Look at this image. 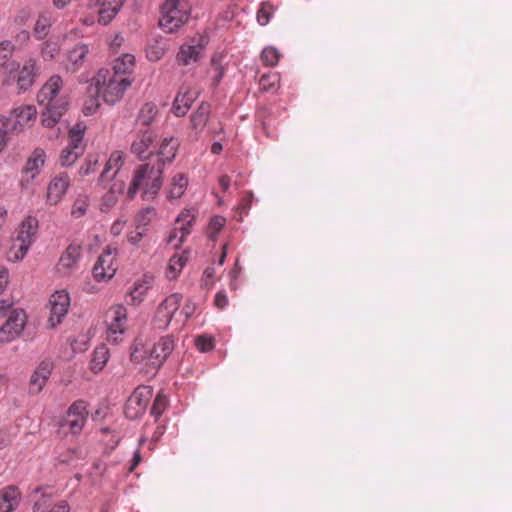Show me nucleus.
Returning a JSON list of instances; mask_svg holds the SVG:
<instances>
[{"instance_id": "obj_44", "label": "nucleus", "mask_w": 512, "mask_h": 512, "mask_svg": "<svg viewBox=\"0 0 512 512\" xmlns=\"http://www.w3.org/2000/svg\"><path fill=\"white\" fill-rule=\"evenodd\" d=\"M89 206H90V201H89L88 196L80 195L79 197L76 198V200L73 203V206L71 209V215L77 219L81 218L86 214Z\"/></svg>"}, {"instance_id": "obj_36", "label": "nucleus", "mask_w": 512, "mask_h": 512, "mask_svg": "<svg viewBox=\"0 0 512 512\" xmlns=\"http://www.w3.org/2000/svg\"><path fill=\"white\" fill-rule=\"evenodd\" d=\"M86 130V126L82 123L75 124L69 131V144L68 147L77 150L80 149V153L83 154L85 146L83 144V137Z\"/></svg>"}, {"instance_id": "obj_53", "label": "nucleus", "mask_w": 512, "mask_h": 512, "mask_svg": "<svg viewBox=\"0 0 512 512\" xmlns=\"http://www.w3.org/2000/svg\"><path fill=\"white\" fill-rule=\"evenodd\" d=\"M98 164L97 156H88L85 160V163L80 167L79 173L82 176H87L90 173L95 172L96 166Z\"/></svg>"}, {"instance_id": "obj_26", "label": "nucleus", "mask_w": 512, "mask_h": 512, "mask_svg": "<svg viewBox=\"0 0 512 512\" xmlns=\"http://www.w3.org/2000/svg\"><path fill=\"white\" fill-rule=\"evenodd\" d=\"M204 45L200 42L196 44H183L176 56L179 65L188 66L196 63L202 55Z\"/></svg>"}, {"instance_id": "obj_46", "label": "nucleus", "mask_w": 512, "mask_h": 512, "mask_svg": "<svg viewBox=\"0 0 512 512\" xmlns=\"http://www.w3.org/2000/svg\"><path fill=\"white\" fill-rule=\"evenodd\" d=\"M100 97L101 94H90L89 87L87 88V97L83 104V113L85 115H93L97 111L100 106Z\"/></svg>"}, {"instance_id": "obj_39", "label": "nucleus", "mask_w": 512, "mask_h": 512, "mask_svg": "<svg viewBox=\"0 0 512 512\" xmlns=\"http://www.w3.org/2000/svg\"><path fill=\"white\" fill-rule=\"evenodd\" d=\"M109 359V351L105 346L97 347L93 352L91 360V369L94 372H100L105 367Z\"/></svg>"}, {"instance_id": "obj_47", "label": "nucleus", "mask_w": 512, "mask_h": 512, "mask_svg": "<svg viewBox=\"0 0 512 512\" xmlns=\"http://www.w3.org/2000/svg\"><path fill=\"white\" fill-rule=\"evenodd\" d=\"M226 224V219L223 216L216 215L211 218L209 225H208V237L211 240H215L219 234V232L222 230V228Z\"/></svg>"}, {"instance_id": "obj_1", "label": "nucleus", "mask_w": 512, "mask_h": 512, "mask_svg": "<svg viewBox=\"0 0 512 512\" xmlns=\"http://www.w3.org/2000/svg\"><path fill=\"white\" fill-rule=\"evenodd\" d=\"M63 79L59 75L51 76L41 87L37 94L39 105L44 106L41 124L47 128H54L68 109V100L61 93Z\"/></svg>"}, {"instance_id": "obj_51", "label": "nucleus", "mask_w": 512, "mask_h": 512, "mask_svg": "<svg viewBox=\"0 0 512 512\" xmlns=\"http://www.w3.org/2000/svg\"><path fill=\"white\" fill-rule=\"evenodd\" d=\"M195 346L200 352H209L214 349V338L206 335H200L195 339Z\"/></svg>"}, {"instance_id": "obj_19", "label": "nucleus", "mask_w": 512, "mask_h": 512, "mask_svg": "<svg viewBox=\"0 0 512 512\" xmlns=\"http://www.w3.org/2000/svg\"><path fill=\"white\" fill-rule=\"evenodd\" d=\"M175 348V339L172 335H166L161 337L156 342L149 355L151 364L154 366H161L163 362L168 358Z\"/></svg>"}, {"instance_id": "obj_6", "label": "nucleus", "mask_w": 512, "mask_h": 512, "mask_svg": "<svg viewBox=\"0 0 512 512\" xmlns=\"http://www.w3.org/2000/svg\"><path fill=\"white\" fill-rule=\"evenodd\" d=\"M127 309L122 304H116L109 308L106 313L107 340L110 343L118 344L123 341L127 329Z\"/></svg>"}, {"instance_id": "obj_37", "label": "nucleus", "mask_w": 512, "mask_h": 512, "mask_svg": "<svg viewBox=\"0 0 512 512\" xmlns=\"http://www.w3.org/2000/svg\"><path fill=\"white\" fill-rule=\"evenodd\" d=\"M188 185V179L187 177L182 174L178 173L175 176H173L170 187L168 190V198L169 199H178L180 198Z\"/></svg>"}, {"instance_id": "obj_32", "label": "nucleus", "mask_w": 512, "mask_h": 512, "mask_svg": "<svg viewBox=\"0 0 512 512\" xmlns=\"http://www.w3.org/2000/svg\"><path fill=\"white\" fill-rule=\"evenodd\" d=\"M20 493L9 486L0 491V512H12L19 504Z\"/></svg>"}, {"instance_id": "obj_29", "label": "nucleus", "mask_w": 512, "mask_h": 512, "mask_svg": "<svg viewBox=\"0 0 512 512\" xmlns=\"http://www.w3.org/2000/svg\"><path fill=\"white\" fill-rule=\"evenodd\" d=\"M135 65V58L131 54H124L114 61L110 74L120 76L121 78H130Z\"/></svg>"}, {"instance_id": "obj_56", "label": "nucleus", "mask_w": 512, "mask_h": 512, "mask_svg": "<svg viewBox=\"0 0 512 512\" xmlns=\"http://www.w3.org/2000/svg\"><path fill=\"white\" fill-rule=\"evenodd\" d=\"M147 229L146 228H138L135 227V230L129 232L127 234V240L132 245H137L143 237L146 235Z\"/></svg>"}, {"instance_id": "obj_41", "label": "nucleus", "mask_w": 512, "mask_h": 512, "mask_svg": "<svg viewBox=\"0 0 512 512\" xmlns=\"http://www.w3.org/2000/svg\"><path fill=\"white\" fill-rule=\"evenodd\" d=\"M157 216V212L154 207H145L139 210L135 216V225L138 228H146Z\"/></svg>"}, {"instance_id": "obj_60", "label": "nucleus", "mask_w": 512, "mask_h": 512, "mask_svg": "<svg viewBox=\"0 0 512 512\" xmlns=\"http://www.w3.org/2000/svg\"><path fill=\"white\" fill-rule=\"evenodd\" d=\"M13 302L10 299H0V319L8 316L9 311L13 310Z\"/></svg>"}, {"instance_id": "obj_17", "label": "nucleus", "mask_w": 512, "mask_h": 512, "mask_svg": "<svg viewBox=\"0 0 512 512\" xmlns=\"http://www.w3.org/2000/svg\"><path fill=\"white\" fill-rule=\"evenodd\" d=\"M70 186V177L66 173H60L53 177L47 187L46 203L57 205L67 192Z\"/></svg>"}, {"instance_id": "obj_20", "label": "nucleus", "mask_w": 512, "mask_h": 512, "mask_svg": "<svg viewBox=\"0 0 512 512\" xmlns=\"http://www.w3.org/2000/svg\"><path fill=\"white\" fill-rule=\"evenodd\" d=\"M46 160L45 151L41 148H36L28 157L23 169L22 174L26 176V180L22 179L21 185L24 186L25 182L29 183L30 180L35 179L41 172Z\"/></svg>"}, {"instance_id": "obj_54", "label": "nucleus", "mask_w": 512, "mask_h": 512, "mask_svg": "<svg viewBox=\"0 0 512 512\" xmlns=\"http://www.w3.org/2000/svg\"><path fill=\"white\" fill-rule=\"evenodd\" d=\"M215 269L211 266L207 267L202 275L201 286L210 289L215 283Z\"/></svg>"}, {"instance_id": "obj_8", "label": "nucleus", "mask_w": 512, "mask_h": 512, "mask_svg": "<svg viewBox=\"0 0 512 512\" xmlns=\"http://www.w3.org/2000/svg\"><path fill=\"white\" fill-rule=\"evenodd\" d=\"M88 417L87 405L84 401H75L68 409L66 416L60 422V429L65 434L78 435L81 433Z\"/></svg>"}, {"instance_id": "obj_14", "label": "nucleus", "mask_w": 512, "mask_h": 512, "mask_svg": "<svg viewBox=\"0 0 512 512\" xmlns=\"http://www.w3.org/2000/svg\"><path fill=\"white\" fill-rule=\"evenodd\" d=\"M116 271V249L107 247L93 267V276L97 281H108L113 278Z\"/></svg>"}, {"instance_id": "obj_43", "label": "nucleus", "mask_w": 512, "mask_h": 512, "mask_svg": "<svg viewBox=\"0 0 512 512\" xmlns=\"http://www.w3.org/2000/svg\"><path fill=\"white\" fill-rule=\"evenodd\" d=\"M280 76L275 72H270L261 76L259 86L262 91H273L279 87Z\"/></svg>"}, {"instance_id": "obj_4", "label": "nucleus", "mask_w": 512, "mask_h": 512, "mask_svg": "<svg viewBox=\"0 0 512 512\" xmlns=\"http://www.w3.org/2000/svg\"><path fill=\"white\" fill-rule=\"evenodd\" d=\"M15 66L16 69L3 76L2 85L10 86L16 83L19 91H26L33 86L39 74L40 67L37 60L33 57H29L24 60L22 65L16 61Z\"/></svg>"}, {"instance_id": "obj_31", "label": "nucleus", "mask_w": 512, "mask_h": 512, "mask_svg": "<svg viewBox=\"0 0 512 512\" xmlns=\"http://www.w3.org/2000/svg\"><path fill=\"white\" fill-rule=\"evenodd\" d=\"M14 50L15 46L10 40L0 42V68L3 69L2 77L6 73H11V71L16 69V61L11 59Z\"/></svg>"}, {"instance_id": "obj_62", "label": "nucleus", "mask_w": 512, "mask_h": 512, "mask_svg": "<svg viewBox=\"0 0 512 512\" xmlns=\"http://www.w3.org/2000/svg\"><path fill=\"white\" fill-rule=\"evenodd\" d=\"M126 220H123V219H117L116 221H114V223L111 225V228H110V232L114 235V236H118L122 233L125 225H126Z\"/></svg>"}, {"instance_id": "obj_63", "label": "nucleus", "mask_w": 512, "mask_h": 512, "mask_svg": "<svg viewBox=\"0 0 512 512\" xmlns=\"http://www.w3.org/2000/svg\"><path fill=\"white\" fill-rule=\"evenodd\" d=\"M9 273L4 267H0V293L4 291L8 284Z\"/></svg>"}, {"instance_id": "obj_21", "label": "nucleus", "mask_w": 512, "mask_h": 512, "mask_svg": "<svg viewBox=\"0 0 512 512\" xmlns=\"http://www.w3.org/2000/svg\"><path fill=\"white\" fill-rule=\"evenodd\" d=\"M53 494L44 491L35 501L33 512H70V506L67 501L60 500L53 502Z\"/></svg>"}, {"instance_id": "obj_49", "label": "nucleus", "mask_w": 512, "mask_h": 512, "mask_svg": "<svg viewBox=\"0 0 512 512\" xmlns=\"http://www.w3.org/2000/svg\"><path fill=\"white\" fill-rule=\"evenodd\" d=\"M82 155L80 149L74 150L70 147H66L60 154V163L62 166H70L76 162V160Z\"/></svg>"}, {"instance_id": "obj_18", "label": "nucleus", "mask_w": 512, "mask_h": 512, "mask_svg": "<svg viewBox=\"0 0 512 512\" xmlns=\"http://www.w3.org/2000/svg\"><path fill=\"white\" fill-rule=\"evenodd\" d=\"M153 281V276L149 274H144L141 278L137 279L126 293L128 304L133 306L140 305L145 300L148 291L152 288Z\"/></svg>"}, {"instance_id": "obj_58", "label": "nucleus", "mask_w": 512, "mask_h": 512, "mask_svg": "<svg viewBox=\"0 0 512 512\" xmlns=\"http://www.w3.org/2000/svg\"><path fill=\"white\" fill-rule=\"evenodd\" d=\"M228 303H229V300L224 291H219L216 293L215 298H214V305L218 309L222 310V309L226 308L228 306Z\"/></svg>"}, {"instance_id": "obj_15", "label": "nucleus", "mask_w": 512, "mask_h": 512, "mask_svg": "<svg viewBox=\"0 0 512 512\" xmlns=\"http://www.w3.org/2000/svg\"><path fill=\"white\" fill-rule=\"evenodd\" d=\"M81 258V246L78 244H70L62 253L57 265V272L68 277L78 269V263Z\"/></svg>"}, {"instance_id": "obj_38", "label": "nucleus", "mask_w": 512, "mask_h": 512, "mask_svg": "<svg viewBox=\"0 0 512 512\" xmlns=\"http://www.w3.org/2000/svg\"><path fill=\"white\" fill-rule=\"evenodd\" d=\"M30 246L14 238L12 244L7 251V259L10 262L21 261L27 254Z\"/></svg>"}, {"instance_id": "obj_55", "label": "nucleus", "mask_w": 512, "mask_h": 512, "mask_svg": "<svg viewBox=\"0 0 512 512\" xmlns=\"http://www.w3.org/2000/svg\"><path fill=\"white\" fill-rule=\"evenodd\" d=\"M8 134H10V130H8V126L4 122V116L0 115V153L7 147Z\"/></svg>"}, {"instance_id": "obj_24", "label": "nucleus", "mask_w": 512, "mask_h": 512, "mask_svg": "<svg viewBox=\"0 0 512 512\" xmlns=\"http://www.w3.org/2000/svg\"><path fill=\"white\" fill-rule=\"evenodd\" d=\"M196 98V92H193L189 87L182 86L173 102V114L177 117L185 116Z\"/></svg>"}, {"instance_id": "obj_13", "label": "nucleus", "mask_w": 512, "mask_h": 512, "mask_svg": "<svg viewBox=\"0 0 512 512\" xmlns=\"http://www.w3.org/2000/svg\"><path fill=\"white\" fill-rule=\"evenodd\" d=\"M195 217L194 209H184L175 221V227L167 239L168 243L176 248L179 247L190 234Z\"/></svg>"}, {"instance_id": "obj_64", "label": "nucleus", "mask_w": 512, "mask_h": 512, "mask_svg": "<svg viewBox=\"0 0 512 512\" xmlns=\"http://www.w3.org/2000/svg\"><path fill=\"white\" fill-rule=\"evenodd\" d=\"M15 39L19 43H25V42L29 41L30 33L27 30H21L19 33L16 34Z\"/></svg>"}, {"instance_id": "obj_27", "label": "nucleus", "mask_w": 512, "mask_h": 512, "mask_svg": "<svg viewBox=\"0 0 512 512\" xmlns=\"http://www.w3.org/2000/svg\"><path fill=\"white\" fill-rule=\"evenodd\" d=\"M38 233V220L36 217L28 216L20 224L17 231V240L31 247Z\"/></svg>"}, {"instance_id": "obj_59", "label": "nucleus", "mask_w": 512, "mask_h": 512, "mask_svg": "<svg viewBox=\"0 0 512 512\" xmlns=\"http://www.w3.org/2000/svg\"><path fill=\"white\" fill-rule=\"evenodd\" d=\"M252 201H253V194L251 192H247L243 198L241 199V202L238 206V208L244 212V213H247L248 210L250 209L251 207V204H252Z\"/></svg>"}, {"instance_id": "obj_25", "label": "nucleus", "mask_w": 512, "mask_h": 512, "mask_svg": "<svg viewBox=\"0 0 512 512\" xmlns=\"http://www.w3.org/2000/svg\"><path fill=\"white\" fill-rule=\"evenodd\" d=\"M154 139L155 135L151 130L139 133L131 144L132 153L139 159L148 158L152 154L150 147L154 142Z\"/></svg>"}, {"instance_id": "obj_40", "label": "nucleus", "mask_w": 512, "mask_h": 512, "mask_svg": "<svg viewBox=\"0 0 512 512\" xmlns=\"http://www.w3.org/2000/svg\"><path fill=\"white\" fill-rule=\"evenodd\" d=\"M52 25V16L49 13H41L35 23L34 35L37 39H43L49 33Z\"/></svg>"}, {"instance_id": "obj_10", "label": "nucleus", "mask_w": 512, "mask_h": 512, "mask_svg": "<svg viewBox=\"0 0 512 512\" xmlns=\"http://www.w3.org/2000/svg\"><path fill=\"white\" fill-rule=\"evenodd\" d=\"M27 315L22 309L9 311L3 325L0 327V342L9 343L17 339L26 325Z\"/></svg>"}, {"instance_id": "obj_5", "label": "nucleus", "mask_w": 512, "mask_h": 512, "mask_svg": "<svg viewBox=\"0 0 512 512\" xmlns=\"http://www.w3.org/2000/svg\"><path fill=\"white\" fill-rule=\"evenodd\" d=\"M188 19L187 4L182 0H166L162 5L160 26L172 33L181 27Z\"/></svg>"}, {"instance_id": "obj_33", "label": "nucleus", "mask_w": 512, "mask_h": 512, "mask_svg": "<svg viewBox=\"0 0 512 512\" xmlns=\"http://www.w3.org/2000/svg\"><path fill=\"white\" fill-rule=\"evenodd\" d=\"M179 147L178 139L174 137L164 138L157 151L159 161L162 164L170 163L175 158Z\"/></svg>"}, {"instance_id": "obj_48", "label": "nucleus", "mask_w": 512, "mask_h": 512, "mask_svg": "<svg viewBox=\"0 0 512 512\" xmlns=\"http://www.w3.org/2000/svg\"><path fill=\"white\" fill-rule=\"evenodd\" d=\"M274 13V7L270 2H263L257 11V21L260 25L265 26L269 23Z\"/></svg>"}, {"instance_id": "obj_3", "label": "nucleus", "mask_w": 512, "mask_h": 512, "mask_svg": "<svg viewBox=\"0 0 512 512\" xmlns=\"http://www.w3.org/2000/svg\"><path fill=\"white\" fill-rule=\"evenodd\" d=\"M130 85L131 79L114 76L109 69H100L91 79L89 92L92 95L101 94L104 102L113 105L123 97Z\"/></svg>"}, {"instance_id": "obj_30", "label": "nucleus", "mask_w": 512, "mask_h": 512, "mask_svg": "<svg viewBox=\"0 0 512 512\" xmlns=\"http://www.w3.org/2000/svg\"><path fill=\"white\" fill-rule=\"evenodd\" d=\"M125 184L123 181H114L109 190L102 196L100 209L107 212L118 202L119 196L123 193Z\"/></svg>"}, {"instance_id": "obj_45", "label": "nucleus", "mask_w": 512, "mask_h": 512, "mask_svg": "<svg viewBox=\"0 0 512 512\" xmlns=\"http://www.w3.org/2000/svg\"><path fill=\"white\" fill-rule=\"evenodd\" d=\"M168 403L169 401L167 396L163 392H159L153 401L150 411L151 415L156 419L161 417L163 412L166 410Z\"/></svg>"}, {"instance_id": "obj_12", "label": "nucleus", "mask_w": 512, "mask_h": 512, "mask_svg": "<svg viewBox=\"0 0 512 512\" xmlns=\"http://www.w3.org/2000/svg\"><path fill=\"white\" fill-rule=\"evenodd\" d=\"M182 302L180 293L167 296L157 307L154 323L159 329H166Z\"/></svg>"}, {"instance_id": "obj_9", "label": "nucleus", "mask_w": 512, "mask_h": 512, "mask_svg": "<svg viewBox=\"0 0 512 512\" xmlns=\"http://www.w3.org/2000/svg\"><path fill=\"white\" fill-rule=\"evenodd\" d=\"M152 396L151 386L141 385L135 388L125 405L126 417L131 420L140 418L145 413Z\"/></svg>"}, {"instance_id": "obj_28", "label": "nucleus", "mask_w": 512, "mask_h": 512, "mask_svg": "<svg viewBox=\"0 0 512 512\" xmlns=\"http://www.w3.org/2000/svg\"><path fill=\"white\" fill-rule=\"evenodd\" d=\"M124 164V153L122 151H113L104 167V170L102 171L100 175V181L103 182L104 180L113 179L122 165Z\"/></svg>"}, {"instance_id": "obj_2", "label": "nucleus", "mask_w": 512, "mask_h": 512, "mask_svg": "<svg viewBox=\"0 0 512 512\" xmlns=\"http://www.w3.org/2000/svg\"><path fill=\"white\" fill-rule=\"evenodd\" d=\"M163 169L161 165L140 164L134 171L127 190V197L133 199L138 191H142L143 200L156 198L163 183Z\"/></svg>"}, {"instance_id": "obj_23", "label": "nucleus", "mask_w": 512, "mask_h": 512, "mask_svg": "<svg viewBox=\"0 0 512 512\" xmlns=\"http://www.w3.org/2000/svg\"><path fill=\"white\" fill-rule=\"evenodd\" d=\"M52 369L53 364L51 361L44 360L39 364V366L35 369V371L32 373L30 377V393L38 394L39 392L42 391L43 387L46 384V381L48 380L51 374Z\"/></svg>"}, {"instance_id": "obj_7", "label": "nucleus", "mask_w": 512, "mask_h": 512, "mask_svg": "<svg viewBox=\"0 0 512 512\" xmlns=\"http://www.w3.org/2000/svg\"><path fill=\"white\" fill-rule=\"evenodd\" d=\"M37 119V109L34 105H20L4 116V122L10 130V134H19L31 127Z\"/></svg>"}, {"instance_id": "obj_52", "label": "nucleus", "mask_w": 512, "mask_h": 512, "mask_svg": "<svg viewBox=\"0 0 512 512\" xmlns=\"http://www.w3.org/2000/svg\"><path fill=\"white\" fill-rule=\"evenodd\" d=\"M59 52V46L56 42L46 41L41 48V56L44 60H52Z\"/></svg>"}, {"instance_id": "obj_11", "label": "nucleus", "mask_w": 512, "mask_h": 512, "mask_svg": "<svg viewBox=\"0 0 512 512\" xmlns=\"http://www.w3.org/2000/svg\"><path fill=\"white\" fill-rule=\"evenodd\" d=\"M70 307V296L67 291L60 290L53 293L49 298L48 308L49 317L47 323L49 327L58 326L67 315Z\"/></svg>"}, {"instance_id": "obj_34", "label": "nucleus", "mask_w": 512, "mask_h": 512, "mask_svg": "<svg viewBox=\"0 0 512 512\" xmlns=\"http://www.w3.org/2000/svg\"><path fill=\"white\" fill-rule=\"evenodd\" d=\"M210 115V105L202 102L197 110L192 113L190 117L191 128L195 130L196 134L203 131Z\"/></svg>"}, {"instance_id": "obj_16", "label": "nucleus", "mask_w": 512, "mask_h": 512, "mask_svg": "<svg viewBox=\"0 0 512 512\" xmlns=\"http://www.w3.org/2000/svg\"><path fill=\"white\" fill-rule=\"evenodd\" d=\"M124 0H88L90 8H98V23L108 25L119 13Z\"/></svg>"}, {"instance_id": "obj_57", "label": "nucleus", "mask_w": 512, "mask_h": 512, "mask_svg": "<svg viewBox=\"0 0 512 512\" xmlns=\"http://www.w3.org/2000/svg\"><path fill=\"white\" fill-rule=\"evenodd\" d=\"M31 18V11L29 9H21L14 17V23L17 25H25Z\"/></svg>"}, {"instance_id": "obj_61", "label": "nucleus", "mask_w": 512, "mask_h": 512, "mask_svg": "<svg viewBox=\"0 0 512 512\" xmlns=\"http://www.w3.org/2000/svg\"><path fill=\"white\" fill-rule=\"evenodd\" d=\"M78 458V453L75 450L68 449L64 454H60L58 456V461L60 463H70L74 459Z\"/></svg>"}, {"instance_id": "obj_22", "label": "nucleus", "mask_w": 512, "mask_h": 512, "mask_svg": "<svg viewBox=\"0 0 512 512\" xmlns=\"http://www.w3.org/2000/svg\"><path fill=\"white\" fill-rule=\"evenodd\" d=\"M88 53L89 48L86 44H76L66 54V59L64 61L65 69L71 73L77 72L83 66Z\"/></svg>"}, {"instance_id": "obj_42", "label": "nucleus", "mask_w": 512, "mask_h": 512, "mask_svg": "<svg viewBox=\"0 0 512 512\" xmlns=\"http://www.w3.org/2000/svg\"><path fill=\"white\" fill-rule=\"evenodd\" d=\"M158 114V108L154 103H145L140 109L138 121L144 125L149 126Z\"/></svg>"}, {"instance_id": "obj_50", "label": "nucleus", "mask_w": 512, "mask_h": 512, "mask_svg": "<svg viewBox=\"0 0 512 512\" xmlns=\"http://www.w3.org/2000/svg\"><path fill=\"white\" fill-rule=\"evenodd\" d=\"M280 59L278 50L274 47H266L261 53V61L267 66H275Z\"/></svg>"}, {"instance_id": "obj_35", "label": "nucleus", "mask_w": 512, "mask_h": 512, "mask_svg": "<svg viewBox=\"0 0 512 512\" xmlns=\"http://www.w3.org/2000/svg\"><path fill=\"white\" fill-rule=\"evenodd\" d=\"M188 257L185 253L176 254L169 260L166 270V276L170 280H175L181 273L184 266L187 264Z\"/></svg>"}]
</instances>
